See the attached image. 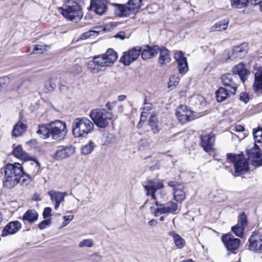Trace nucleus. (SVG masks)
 I'll use <instances>...</instances> for the list:
<instances>
[{
	"mask_svg": "<svg viewBox=\"0 0 262 262\" xmlns=\"http://www.w3.org/2000/svg\"><path fill=\"white\" fill-rule=\"evenodd\" d=\"M66 123L59 120L39 126L37 133L43 138L51 137L55 140L63 139L67 133Z\"/></svg>",
	"mask_w": 262,
	"mask_h": 262,
	"instance_id": "1",
	"label": "nucleus"
},
{
	"mask_svg": "<svg viewBox=\"0 0 262 262\" xmlns=\"http://www.w3.org/2000/svg\"><path fill=\"white\" fill-rule=\"evenodd\" d=\"M5 176L3 180V186L10 189L13 188L20 182L23 174V167L18 163L7 164L4 167Z\"/></svg>",
	"mask_w": 262,
	"mask_h": 262,
	"instance_id": "2",
	"label": "nucleus"
},
{
	"mask_svg": "<svg viewBox=\"0 0 262 262\" xmlns=\"http://www.w3.org/2000/svg\"><path fill=\"white\" fill-rule=\"evenodd\" d=\"M94 128V123L87 117L75 119L72 125L73 134L75 137H85L92 132Z\"/></svg>",
	"mask_w": 262,
	"mask_h": 262,
	"instance_id": "3",
	"label": "nucleus"
},
{
	"mask_svg": "<svg viewBox=\"0 0 262 262\" xmlns=\"http://www.w3.org/2000/svg\"><path fill=\"white\" fill-rule=\"evenodd\" d=\"M79 0H68L60 8V13L65 18L76 21L79 20L82 14L81 8L78 3Z\"/></svg>",
	"mask_w": 262,
	"mask_h": 262,
	"instance_id": "4",
	"label": "nucleus"
},
{
	"mask_svg": "<svg viewBox=\"0 0 262 262\" xmlns=\"http://www.w3.org/2000/svg\"><path fill=\"white\" fill-rule=\"evenodd\" d=\"M89 117L97 127L104 128L108 125V121L113 118V115L104 108H95L90 112Z\"/></svg>",
	"mask_w": 262,
	"mask_h": 262,
	"instance_id": "5",
	"label": "nucleus"
},
{
	"mask_svg": "<svg viewBox=\"0 0 262 262\" xmlns=\"http://www.w3.org/2000/svg\"><path fill=\"white\" fill-rule=\"evenodd\" d=\"M227 157V159L234 164L235 176H238L248 171L249 162L243 155H235L228 154Z\"/></svg>",
	"mask_w": 262,
	"mask_h": 262,
	"instance_id": "6",
	"label": "nucleus"
},
{
	"mask_svg": "<svg viewBox=\"0 0 262 262\" xmlns=\"http://www.w3.org/2000/svg\"><path fill=\"white\" fill-rule=\"evenodd\" d=\"M141 5L142 0H129L126 5H119L116 10V13L120 17L135 14L139 12Z\"/></svg>",
	"mask_w": 262,
	"mask_h": 262,
	"instance_id": "7",
	"label": "nucleus"
},
{
	"mask_svg": "<svg viewBox=\"0 0 262 262\" xmlns=\"http://www.w3.org/2000/svg\"><path fill=\"white\" fill-rule=\"evenodd\" d=\"M156 206H151L150 210L151 213L155 214L156 216H158L164 213H176L178 210V204L174 202H170L167 204H160L157 201L155 203Z\"/></svg>",
	"mask_w": 262,
	"mask_h": 262,
	"instance_id": "8",
	"label": "nucleus"
},
{
	"mask_svg": "<svg viewBox=\"0 0 262 262\" xmlns=\"http://www.w3.org/2000/svg\"><path fill=\"white\" fill-rule=\"evenodd\" d=\"M96 63L101 69L112 65L117 59L116 52L113 49H108L105 54L93 57Z\"/></svg>",
	"mask_w": 262,
	"mask_h": 262,
	"instance_id": "9",
	"label": "nucleus"
},
{
	"mask_svg": "<svg viewBox=\"0 0 262 262\" xmlns=\"http://www.w3.org/2000/svg\"><path fill=\"white\" fill-rule=\"evenodd\" d=\"M176 115L178 121L182 124L186 123L195 118L193 112L184 105H180L177 108Z\"/></svg>",
	"mask_w": 262,
	"mask_h": 262,
	"instance_id": "10",
	"label": "nucleus"
},
{
	"mask_svg": "<svg viewBox=\"0 0 262 262\" xmlns=\"http://www.w3.org/2000/svg\"><path fill=\"white\" fill-rule=\"evenodd\" d=\"M249 249L258 253H262V235L258 232H254L249 239Z\"/></svg>",
	"mask_w": 262,
	"mask_h": 262,
	"instance_id": "11",
	"label": "nucleus"
},
{
	"mask_svg": "<svg viewBox=\"0 0 262 262\" xmlns=\"http://www.w3.org/2000/svg\"><path fill=\"white\" fill-rule=\"evenodd\" d=\"M163 184L162 181L159 180H149L147 185L144 186L147 195H150L152 198L156 200L158 196L156 195L158 190L163 187Z\"/></svg>",
	"mask_w": 262,
	"mask_h": 262,
	"instance_id": "12",
	"label": "nucleus"
},
{
	"mask_svg": "<svg viewBox=\"0 0 262 262\" xmlns=\"http://www.w3.org/2000/svg\"><path fill=\"white\" fill-rule=\"evenodd\" d=\"M221 79L225 86L230 88L229 91L231 94H235L237 88V84L236 83V80L238 79L237 75L230 73L224 74L221 77Z\"/></svg>",
	"mask_w": 262,
	"mask_h": 262,
	"instance_id": "13",
	"label": "nucleus"
},
{
	"mask_svg": "<svg viewBox=\"0 0 262 262\" xmlns=\"http://www.w3.org/2000/svg\"><path fill=\"white\" fill-rule=\"evenodd\" d=\"M168 185L173 189L174 199L177 202H182L186 198V193L184 190V187L180 183L170 181Z\"/></svg>",
	"mask_w": 262,
	"mask_h": 262,
	"instance_id": "14",
	"label": "nucleus"
},
{
	"mask_svg": "<svg viewBox=\"0 0 262 262\" xmlns=\"http://www.w3.org/2000/svg\"><path fill=\"white\" fill-rule=\"evenodd\" d=\"M141 52L140 48H133L124 53L120 61L125 66H129L131 63L137 60Z\"/></svg>",
	"mask_w": 262,
	"mask_h": 262,
	"instance_id": "15",
	"label": "nucleus"
},
{
	"mask_svg": "<svg viewBox=\"0 0 262 262\" xmlns=\"http://www.w3.org/2000/svg\"><path fill=\"white\" fill-rule=\"evenodd\" d=\"M247 225V216L244 212L239 215L237 224L231 228L232 231L238 237H242L245 228Z\"/></svg>",
	"mask_w": 262,
	"mask_h": 262,
	"instance_id": "16",
	"label": "nucleus"
},
{
	"mask_svg": "<svg viewBox=\"0 0 262 262\" xmlns=\"http://www.w3.org/2000/svg\"><path fill=\"white\" fill-rule=\"evenodd\" d=\"M222 241L225 246L228 250L234 251L237 249L240 243L241 240L234 238L231 234H226L222 236Z\"/></svg>",
	"mask_w": 262,
	"mask_h": 262,
	"instance_id": "17",
	"label": "nucleus"
},
{
	"mask_svg": "<svg viewBox=\"0 0 262 262\" xmlns=\"http://www.w3.org/2000/svg\"><path fill=\"white\" fill-rule=\"evenodd\" d=\"M248 158L251 159V164L255 166L262 165V155L259 147L256 145L247 151Z\"/></svg>",
	"mask_w": 262,
	"mask_h": 262,
	"instance_id": "18",
	"label": "nucleus"
},
{
	"mask_svg": "<svg viewBox=\"0 0 262 262\" xmlns=\"http://www.w3.org/2000/svg\"><path fill=\"white\" fill-rule=\"evenodd\" d=\"M52 203L54 204V209L57 210L60 204L64 201V197L67 195L66 192H60L57 190H51L48 192Z\"/></svg>",
	"mask_w": 262,
	"mask_h": 262,
	"instance_id": "19",
	"label": "nucleus"
},
{
	"mask_svg": "<svg viewBox=\"0 0 262 262\" xmlns=\"http://www.w3.org/2000/svg\"><path fill=\"white\" fill-rule=\"evenodd\" d=\"M177 64L179 73L181 74H185L188 70L187 58L184 56L183 53L181 51H177L174 56Z\"/></svg>",
	"mask_w": 262,
	"mask_h": 262,
	"instance_id": "20",
	"label": "nucleus"
},
{
	"mask_svg": "<svg viewBox=\"0 0 262 262\" xmlns=\"http://www.w3.org/2000/svg\"><path fill=\"white\" fill-rule=\"evenodd\" d=\"M249 50L248 44L243 42L239 46H235L232 50L229 59L242 58L246 56Z\"/></svg>",
	"mask_w": 262,
	"mask_h": 262,
	"instance_id": "21",
	"label": "nucleus"
},
{
	"mask_svg": "<svg viewBox=\"0 0 262 262\" xmlns=\"http://www.w3.org/2000/svg\"><path fill=\"white\" fill-rule=\"evenodd\" d=\"M75 152V148L70 145L59 148L54 154L53 158L56 160L66 159Z\"/></svg>",
	"mask_w": 262,
	"mask_h": 262,
	"instance_id": "22",
	"label": "nucleus"
},
{
	"mask_svg": "<svg viewBox=\"0 0 262 262\" xmlns=\"http://www.w3.org/2000/svg\"><path fill=\"white\" fill-rule=\"evenodd\" d=\"M21 228V223L17 221L9 223L3 229L1 235L6 236L9 234H13L18 231Z\"/></svg>",
	"mask_w": 262,
	"mask_h": 262,
	"instance_id": "23",
	"label": "nucleus"
},
{
	"mask_svg": "<svg viewBox=\"0 0 262 262\" xmlns=\"http://www.w3.org/2000/svg\"><path fill=\"white\" fill-rule=\"evenodd\" d=\"M214 140V136L211 134L202 136L201 146L206 152H210V154L212 152Z\"/></svg>",
	"mask_w": 262,
	"mask_h": 262,
	"instance_id": "24",
	"label": "nucleus"
},
{
	"mask_svg": "<svg viewBox=\"0 0 262 262\" xmlns=\"http://www.w3.org/2000/svg\"><path fill=\"white\" fill-rule=\"evenodd\" d=\"M106 4L105 0H91V8L96 14L102 15L106 10Z\"/></svg>",
	"mask_w": 262,
	"mask_h": 262,
	"instance_id": "25",
	"label": "nucleus"
},
{
	"mask_svg": "<svg viewBox=\"0 0 262 262\" xmlns=\"http://www.w3.org/2000/svg\"><path fill=\"white\" fill-rule=\"evenodd\" d=\"M160 50L159 47L155 46L152 48L146 47L142 51L141 50V57L143 59L147 60L156 56Z\"/></svg>",
	"mask_w": 262,
	"mask_h": 262,
	"instance_id": "26",
	"label": "nucleus"
},
{
	"mask_svg": "<svg viewBox=\"0 0 262 262\" xmlns=\"http://www.w3.org/2000/svg\"><path fill=\"white\" fill-rule=\"evenodd\" d=\"M12 152L16 158L24 161L33 160V158L29 154L23 150L22 146L20 145L16 146Z\"/></svg>",
	"mask_w": 262,
	"mask_h": 262,
	"instance_id": "27",
	"label": "nucleus"
},
{
	"mask_svg": "<svg viewBox=\"0 0 262 262\" xmlns=\"http://www.w3.org/2000/svg\"><path fill=\"white\" fill-rule=\"evenodd\" d=\"M233 74L238 75V77L244 82L247 79V76L249 74L248 70L245 68L243 63H239L233 68Z\"/></svg>",
	"mask_w": 262,
	"mask_h": 262,
	"instance_id": "28",
	"label": "nucleus"
},
{
	"mask_svg": "<svg viewBox=\"0 0 262 262\" xmlns=\"http://www.w3.org/2000/svg\"><path fill=\"white\" fill-rule=\"evenodd\" d=\"M27 128V124L21 121H19L14 125L12 130V135L15 137L21 136L26 131Z\"/></svg>",
	"mask_w": 262,
	"mask_h": 262,
	"instance_id": "29",
	"label": "nucleus"
},
{
	"mask_svg": "<svg viewBox=\"0 0 262 262\" xmlns=\"http://www.w3.org/2000/svg\"><path fill=\"white\" fill-rule=\"evenodd\" d=\"M38 215L37 212L33 209L27 211L23 216V221L28 223H33L38 219Z\"/></svg>",
	"mask_w": 262,
	"mask_h": 262,
	"instance_id": "30",
	"label": "nucleus"
},
{
	"mask_svg": "<svg viewBox=\"0 0 262 262\" xmlns=\"http://www.w3.org/2000/svg\"><path fill=\"white\" fill-rule=\"evenodd\" d=\"M253 88L255 92L262 90V70H258L255 74Z\"/></svg>",
	"mask_w": 262,
	"mask_h": 262,
	"instance_id": "31",
	"label": "nucleus"
},
{
	"mask_svg": "<svg viewBox=\"0 0 262 262\" xmlns=\"http://www.w3.org/2000/svg\"><path fill=\"white\" fill-rule=\"evenodd\" d=\"M168 235L172 237L174 243L178 249H182L184 247L185 241L178 233L173 231H171L168 232Z\"/></svg>",
	"mask_w": 262,
	"mask_h": 262,
	"instance_id": "32",
	"label": "nucleus"
},
{
	"mask_svg": "<svg viewBox=\"0 0 262 262\" xmlns=\"http://www.w3.org/2000/svg\"><path fill=\"white\" fill-rule=\"evenodd\" d=\"M231 93L229 91V89L227 90L224 88L220 87L215 92V96L216 100L219 102H222L225 100Z\"/></svg>",
	"mask_w": 262,
	"mask_h": 262,
	"instance_id": "33",
	"label": "nucleus"
},
{
	"mask_svg": "<svg viewBox=\"0 0 262 262\" xmlns=\"http://www.w3.org/2000/svg\"><path fill=\"white\" fill-rule=\"evenodd\" d=\"M159 52L160 53L159 60L161 64H164L170 62L171 58L167 49L164 47L160 48Z\"/></svg>",
	"mask_w": 262,
	"mask_h": 262,
	"instance_id": "34",
	"label": "nucleus"
},
{
	"mask_svg": "<svg viewBox=\"0 0 262 262\" xmlns=\"http://www.w3.org/2000/svg\"><path fill=\"white\" fill-rule=\"evenodd\" d=\"M228 24L229 20L228 19H223L215 23L212 26H211L210 29V31L212 32H214L225 30L228 27Z\"/></svg>",
	"mask_w": 262,
	"mask_h": 262,
	"instance_id": "35",
	"label": "nucleus"
},
{
	"mask_svg": "<svg viewBox=\"0 0 262 262\" xmlns=\"http://www.w3.org/2000/svg\"><path fill=\"white\" fill-rule=\"evenodd\" d=\"M87 68L93 73H98L101 71L93 58L92 60L87 63Z\"/></svg>",
	"mask_w": 262,
	"mask_h": 262,
	"instance_id": "36",
	"label": "nucleus"
},
{
	"mask_svg": "<svg viewBox=\"0 0 262 262\" xmlns=\"http://www.w3.org/2000/svg\"><path fill=\"white\" fill-rule=\"evenodd\" d=\"M248 0H231V5L234 8L241 9L247 6Z\"/></svg>",
	"mask_w": 262,
	"mask_h": 262,
	"instance_id": "37",
	"label": "nucleus"
},
{
	"mask_svg": "<svg viewBox=\"0 0 262 262\" xmlns=\"http://www.w3.org/2000/svg\"><path fill=\"white\" fill-rule=\"evenodd\" d=\"M94 245V241L93 239L91 238H87L84 239L81 242H80L78 244V247L79 248H91L93 247Z\"/></svg>",
	"mask_w": 262,
	"mask_h": 262,
	"instance_id": "38",
	"label": "nucleus"
},
{
	"mask_svg": "<svg viewBox=\"0 0 262 262\" xmlns=\"http://www.w3.org/2000/svg\"><path fill=\"white\" fill-rule=\"evenodd\" d=\"M94 148V143L90 141L88 144L81 148V153L83 155H88L91 153Z\"/></svg>",
	"mask_w": 262,
	"mask_h": 262,
	"instance_id": "39",
	"label": "nucleus"
},
{
	"mask_svg": "<svg viewBox=\"0 0 262 262\" xmlns=\"http://www.w3.org/2000/svg\"><path fill=\"white\" fill-rule=\"evenodd\" d=\"M149 122L154 133H158L159 130V126L157 121V118L154 116H150L149 119Z\"/></svg>",
	"mask_w": 262,
	"mask_h": 262,
	"instance_id": "40",
	"label": "nucleus"
},
{
	"mask_svg": "<svg viewBox=\"0 0 262 262\" xmlns=\"http://www.w3.org/2000/svg\"><path fill=\"white\" fill-rule=\"evenodd\" d=\"M253 137L255 142L262 143V128H258L253 130Z\"/></svg>",
	"mask_w": 262,
	"mask_h": 262,
	"instance_id": "41",
	"label": "nucleus"
},
{
	"mask_svg": "<svg viewBox=\"0 0 262 262\" xmlns=\"http://www.w3.org/2000/svg\"><path fill=\"white\" fill-rule=\"evenodd\" d=\"M179 77L178 75H172L169 78V81L168 82V88L173 89L176 87L177 85L179 82Z\"/></svg>",
	"mask_w": 262,
	"mask_h": 262,
	"instance_id": "42",
	"label": "nucleus"
},
{
	"mask_svg": "<svg viewBox=\"0 0 262 262\" xmlns=\"http://www.w3.org/2000/svg\"><path fill=\"white\" fill-rule=\"evenodd\" d=\"M98 34V31L96 30H90L88 32L84 33L81 36L82 39H86L92 36H97Z\"/></svg>",
	"mask_w": 262,
	"mask_h": 262,
	"instance_id": "43",
	"label": "nucleus"
},
{
	"mask_svg": "<svg viewBox=\"0 0 262 262\" xmlns=\"http://www.w3.org/2000/svg\"><path fill=\"white\" fill-rule=\"evenodd\" d=\"M51 224V219H45L38 224V228L40 230L44 229L49 227Z\"/></svg>",
	"mask_w": 262,
	"mask_h": 262,
	"instance_id": "44",
	"label": "nucleus"
},
{
	"mask_svg": "<svg viewBox=\"0 0 262 262\" xmlns=\"http://www.w3.org/2000/svg\"><path fill=\"white\" fill-rule=\"evenodd\" d=\"M45 50V46L42 45H37L34 46V48L33 51L34 54L41 53Z\"/></svg>",
	"mask_w": 262,
	"mask_h": 262,
	"instance_id": "45",
	"label": "nucleus"
},
{
	"mask_svg": "<svg viewBox=\"0 0 262 262\" xmlns=\"http://www.w3.org/2000/svg\"><path fill=\"white\" fill-rule=\"evenodd\" d=\"M52 209L50 207H46L43 211V216L44 219H51Z\"/></svg>",
	"mask_w": 262,
	"mask_h": 262,
	"instance_id": "46",
	"label": "nucleus"
},
{
	"mask_svg": "<svg viewBox=\"0 0 262 262\" xmlns=\"http://www.w3.org/2000/svg\"><path fill=\"white\" fill-rule=\"evenodd\" d=\"M64 222L62 223L63 227L66 226L74 219L73 215H65L63 217Z\"/></svg>",
	"mask_w": 262,
	"mask_h": 262,
	"instance_id": "47",
	"label": "nucleus"
},
{
	"mask_svg": "<svg viewBox=\"0 0 262 262\" xmlns=\"http://www.w3.org/2000/svg\"><path fill=\"white\" fill-rule=\"evenodd\" d=\"M29 181L30 177L29 176L25 174L23 170V174L22 176H21V181L20 183H21V184H27Z\"/></svg>",
	"mask_w": 262,
	"mask_h": 262,
	"instance_id": "48",
	"label": "nucleus"
},
{
	"mask_svg": "<svg viewBox=\"0 0 262 262\" xmlns=\"http://www.w3.org/2000/svg\"><path fill=\"white\" fill-rule=\"evenodd\" d=\"M240 99L245 103L249 101L248 96L245 93H241L240 95Z\"/></svg>",
	"mask_w": 262,
	"mask_h": 262,
	"instance_id": "49",
	"label": "nucleus"
},
{
	"mask_svg": "<svg viewBox=\"0 0 262 262\" xmlns=\"http://www.w3.org/2000/svg\"><path fill=\"white\" fill-rule=\"evenodd\" d=\"M249 3H250L252 5L255 6H258L261 4L262 3V0H248Z\"/></svg>",
	"mask_w": 262,
	"mask_h": 262,
	"instance_id": "50",
	"label": "nucleus"
},
{
	"mask_svg": "<svg viewBox=\"0 0 262 262\" xmlns=\"http://www.w3.org/2000/svg\"><path fill=\"white\" fill-rule=\"evenodd\" d=\"M235 130L237 132H242L245 130L244 127L240 124L236 125L234 127Z\"/></svg>",
	"mask_w": 262,
	"mask_h": 262,
	"instance_id": "51",
	"label": "nucleus"
},
{
	"mask_svg": "<svg viewBox=\"0 0 262 262\" xmlns=\"http://www.w3.org/2000/svg\"><path fill=\"white\" fill-rule=\"evenodd\" d=\"M125 36V32L123 31H121V32H119V33H118L115 35V37L116 38H120L121 39H124Z\"/></svg>",
	"mask_w": 262,
	"mask_h": 262,
	"instance_id": "52",
	"label": "nucleus"
},
{
	"mask_svg": "<svg viewBox=\"0 0 262 262\" xmlns=\"http://www.w3.org/2000/svg\"><path fill=\"white\" fill-rule=\"evenodd\" d=\"M126 97L125 95H120L118 97V100L119 101H122L126 99Z\"/></svg>",
	"mask_w": 262,
	"mask_h": 262,
	"instance_id": "53",
	"label": "nucleus"
},
{
	"mask_svg": "<svg viewBox=\"0 0 262 262\" xmlns=\"http://www.w3.org/2000/svg\"><path fill=\"white\" fill-rule=\"evenodd\" d=\"M148 224L150 226H156L157 222L155 220H152L149 221Z\"/></svg>",
	"mask_w": 262,
	"mask_h": 262,
	"instance_id": "54",
	"label": "nucleus"
},
{
	"mask_svg": "<svg viewBox=\"0 0 262 262\" xmlns=\"http://www.w3.org/2000/svg\"><path fill=\"white\" fill-rule=\"evenodd\" d=\"M146 117V113L145 112H142L141 115V120L142 119H145Z\"/></svg>",
	"mask_w": 262,
	"mask_h": 262,
	"instance_id": "55",
	"label": "nucleus"
},
{
	"mask_svg": "<svg viewBox=\"0 0 262 262\" xmlns=\"http://www.w3.org/2000/svg\"><path fill=\"white\" fill-rule=\"evenodd\" d=\"M34 200L36 201H40L41 198L38 194H36L34 196Z\"/></svg>",
	"mask_w": 262,
	"mask_h": 262,
	"instance_id": "56",
	"label": "nucleus"
},
{
	"mask_svg": "<svg viewBox=\"0 0 262 262\" xmlns=\"http://www.w3.org/2000/svg\"><path fill=\"white\" fill-rule=\"evenodd\" d=\"M35 142H36V141L35 140L32 139V140H30L29 141H28L26 143L27 144H35Z\"/></svg>",
	"mask_w": 262,
	"mask_h": 262,
	"instance_id": "57",
	"label": "nucleus"
},
{
	"mask_svg": "<svg viewBox=\"0 0 262 262\" xmlns=\"http://www.w3.org/2000/svg\"><path fill=\"white\" fill-rule=\"evenodd\" d=\"M256 239L257 242H255V244L256 245V248L257 249L258 248V246H259V243H260V240L257 239V238ZM254 243H255V242Z\"/></svg>",
	"mask_w": 262,
	"mask_h": 262,
	"instance_id": "58",
	"label": "nucleus"
},
{
	"mask_svg": "<svg viewBox=\"0 0 262 262\" xmlns=\"http://www.w3.org/2000/svg\"><path fill=\"white\" fill-rule=\"evenodd\" d=\"M35 161V166L36 167H39V162L37 161Z\"/></svg>",
	"mask_w": 262,
	"mask_h": 262,
	"instance_id": "59",
	"label": "nucleus"
},
{
	"mask_svg": "<svg viewBox=\"0 0 262 262\" xmlns=\"http://www.w3.org/2000/svg\"><path fill=\"white\" fill-rule=\"evenodd\" d=\"M3 219V215L2 213L0 212V223L2 222Z\"/></svg>",
	"mask_w": 262,
	"mask_h": 262,
	"instance_id": "60",
	"label": "nucleus"
},
{
	"mask_svg": "<svg viewBox=\"0 0 262 262\" xmlns=\"http://www.w3.org/2000/svg\"><path fill=\"white\" fill-rule=\"evenodd\" d=\"M164 220H165V217H164V216H161V217H160V221H161V222L164 221Z\"/></svg>",
	"mask_w": 262,
	"mask_h": 262,
	"instance_id": "61",
	"label": "nucleus"
},
{
	"mask_svg": "<svg viewBox=\"0 0 262 262\" xmlns=\"http://www.w3.org/2000/svg\"><path fill=\"white\" fill-rule=\"evenodd\" d=\"M259 8L260 10L261 11H262V3H261V4L259 5Z\"/></svg>",
	"mask_w": 262,
	"mask_h": 262,
	"instance_id": "62",
	"label": "nucleus"
},
{
	"mask_svg": "<svg viewBox=\"0 0 262 262\" xmlns=\"http://www.w3.org/2000/svg\"><path fill=\"white\" fill-rule=\"evenodd\" d=\"M106 106L108 107L110 109H111V107H110V103H107L106 104Z\"/></svg>",
	"mask_w": 262,
	"mask_h": 262,
	"instance_id": "63",
	"label": "nucleus"
},
{
	"mask_svg": "<svg viewBox=\"0 0 262 262\" xmlns=\"http://www.w3.org/2000/svg\"><path fill=\"white\" fill-rule=\"evenodd\" d=\"M160 198H162V196L161 195V194H160Z\"/></svg>",
	"mask_w": 262,
	"mask_h": 262,
	"instance_id": "64",
	"label": "nucleus"
}]
</instances>
